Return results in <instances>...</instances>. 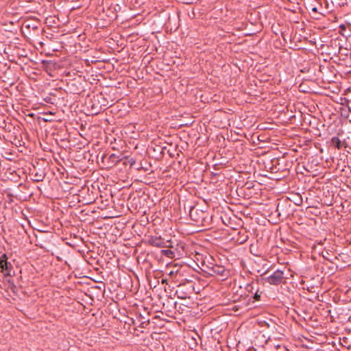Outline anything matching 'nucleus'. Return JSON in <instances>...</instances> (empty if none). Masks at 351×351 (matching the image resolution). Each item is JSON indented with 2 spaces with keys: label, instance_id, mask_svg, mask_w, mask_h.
Returning a JSON list of instances; mask_svg holds the SVG:
<instances>
[{
  "label": "nucleus",
  "instance_id": "obj_1",
  "mask_svg": "<svg viewBox=\"0 0 351 351\" xmlns=\"http://www.w3.org/2000/svg\"><path fill=\"white\" fill-rule=\"evenodd\" d=\"M283 274L282 271L276 270L267 278V282L271 285H279L284 278Z\"/></svg>",
  "mask_w": 351,
  "mask_h": 351
},
{
  "label": "nucleus",
  "instance_id": "obj_2",
  "mask_svg": "<svg viewBox=\"0 0 351 351\" xmlns=\"http://www.w3.org/2000/svg\"><path fill=\"white\" fill-rule=\"evenodd\" d=\"M11 264L7 261V256L5 254H3L0 257V268L2 271L5 272L7 274H10V268Z\"/></svg>",
  "mask_w": 351,
  "mask_h": 351
},
{
  "label": "nucleus",
  "instance_id": "obj_3",
  "mask_svg": "<svg viewBox=\"0 0 351 351\" xmlns=\"http://www.w3.org/2000/svg\"><path fill=\"white\" fill-rule=\"evenodd\" d=\"M149 243L153 246L158 247H164V241H162L160 238L158 237H152L149 239Z\"/></svg>",
  "mask_w": 351,
  "mask_h": 351
},
{
  "label": "nucleus",
  "instance_id": "obj_4",
  "mask_svg": "<svg viewBox=\"0 0 351 351\" xmlns=\"http://www.w3.org/2000/svg\"><path fill=\"white\" fill-rule=\"evenodd\" d=\"M211 271L213 272L211 274L212 275L213 274H218V275L223 276L225 270H224L223 267H220L218 265H215L211 267Z\"/></svg>",
  "mask_w": 351,
  "mask_h": 351
},
{
  "label": "nucleus",
  "instance_id": "obj_5",
  "mask_svg": "<svg viewBox=\"0 0 351 351\" xmlns=\"http://www.w3.org/2000/svg\"><path fill=\"white\" fill-rule=\"evenodd\" d=\"M332 144L337 149H341V140L337 137L334 136L331 139Z\"/></svg>",
  "mask_w": 351,
  "mask_h": 351
},
{
  "label": "nucleus",
  "instance_id": "obj_6",
  "mask_svg": "<svg viewBox=\"0 0 351 351\" xmlns=\"http://www.w3.org/2000/svg\"><path fill=\"white\" fill-rule=\"evenodd\" d=\"M198 211H199V210L196 209V208H192L190 211L191 217L196 221H199L198 218H195V215L197 214Z\"/></svg>",
  "mask_w": 351,
  "mask_h": 351
},
{
  "label": "nucleus",
  "instance_id": "obj_7",
  "mask_svg": "<svg viewBox=\"0 0 351 351\" xmlns=\"http://www.w3.org/2000/svg\"><path fill=\"white\" fill-rule=\"evenodd\" d=\"M260 297H261V296H260V295H258L257 293L255 294V298H256V300H259V298H260Z\"/></svg>",
  "mask_w": 351,
  "mask_h": 351
},
{
  "label": "nucleus",
  "instance_id": "obj_8",
  "mask_svg": "<svg viewBox=\"0 0 351 351\" xmlns=\"http://www.w3.org/2000/svg\"><path fill=\"white\" fill-rule=\"evenodd\" d=\"M200 213L202 215H204V213L202 210H200Z\"/></svg>",
  "mask_w": 351,
  "mask_h": 351
}]
</instances>
